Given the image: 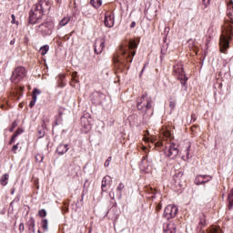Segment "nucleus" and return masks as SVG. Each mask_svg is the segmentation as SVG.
<instances>
[{"instance_id":"nucleus-61","label":"nucleus","mask_w":233,"mask_h":233,"mask_svg":"<svg viewBox=\"0 0 233 233\" xmlns=\"http://www.w3.org/2000/svg\"><path fill=\"white\" fill-rule=\"evenodd\" d=\"M96 97H99V95H96Z\"/></svg>"},{"instance_id":"nucleus-28","label":"nucleus","mask_w":233,"mask_h":233,"mask_svg":"<svg viewBox=\"0 0 233 233\" xmlns=\"http://www.w3.org/2000/svg\"><path fill=\"white\" fill-rule=\"evenodd\" d=\"M35 101H37V96L35 95L33 96V100L29 103L30 108H34L35 106Z\"/></svg>"},{"instance_id":"nucleus-24","label":"nucleus","mask_w":233,"mask_h":233,"mask_svg":"<svg viewBox=\"0 0 233 233\" xmlns=\"http://www.w3.org/2000/svg\"><path fill=\"white\" fill-rule=\"evenodd\" d=\"M90 3L95 8H99V6H101V5H103L102 0H91Z\"/></svg>"},{"instance_id":"nucleus-25","label":"nucleus","mask_w":233,"mask_h":233,"mask_svg":"<svg viewBox=\"0 0 233 233\" xmlns=\"http://www.w3.org/2000/svg\"><path fill=\"white\" fill-rule=\"evenodd\" d=\"M48 50H50V46H48V45H46L40 48V54L42 56H46V54L48 53Z\"/></svg>"},{"instance_id":"nucleus-55","label":"nucleus","mask_w":233,"mask_h":233,"mask_svg":"<svg viewBox=\"0 0 233 233\" xmlns=\"http://www.w3.org/2000/svg\"><path fill=\"white\" fill-rule=\"evenodd\" d=\"M1 109L5 110V106L4 105L1 106Z\"/></svg>"},{"instance_id":"nucleus-57","label":"nucleus","mask_w":233,"mask_h":233,"mask_svg":"<svg viewBox=\"0 0 233 233\" xmlns=\"http://www.w3.org/2000/svg\"><path fill=\"white\" fill-rule=\"evenodd\" d=\"M192 119H194V117H196V115H191Z\"/></svg>"},{"instance_id":"nucleus-34","label":"nucleus","mask_w":233,"mask_h":233,"mask_svg":"<svg viewBox=\"0 0 233 233\" xmlns=\"http://www.w3.org/2000/svg\"><path fill=\"white\" fill-rule=\"evenodd\" d=\"M110 161H112V157H109L106 160V162H105V164H104V167H110Z\"/></svg>"},{"instance_id":"nucleus-14","label":"nucleus","mask_w":233,"mask_h":233,"mask_svg":"<svg viewBox=\"0 0 233 233\" xmlns=\"http://www.w3.org/2000/svg\"><path fill=\"white\" fill-rule=\"evenodd\" d=\"M69 149L70 147H68V144H60L56 147V153L58 154V156H65V154H66Z\"/></svg>"},{"instance_id":"nucleus-51","label":"nucleus","mask_w":233,"mask_h":233,"mask_svg":"<svg viewBox=\"0 0 233 233\" xmlns=\"http://www.w3.org/2000/svg\"><path fill=\"white\" fill-rule=\"evenodd\" d=\"M182 176H183V173H182V172H179V173H178V177H182Z\"/></svg>"},{"instance_id":"nucleus-7","label":"nucleus","mask_w":233,"mask_h":233,"mask_svg":"<svg viewBox=\"0 0 233 233\" xmlns=\"http://www.w3.org/2000/svg\"><path fill=\"white\" fill-rule=\"evenodd\" d=\"M53 25L52 22H44L42 24H40L39 25H37V32H40V34H42V35H50L52 34V28H53Z\"/></svg>"},{"instance_id":"nucleus-38","label":"nucleus","mask_w":233,"mask_h":233,"mask_svg":"<svg viewBox=\"0 0 233 233\" xmlns=\"http://www.w3.org/2000/svg\"><path fill=\"white\" fill-rule=\"evenodd\" d=\"M38 137H45V130H43V129H42V130H39V131H38Z\"/></svg>"},{"instance_id":"nucleus-58","label":"nucleus","mask_w":233,"mask_h":233,"mask_svg":"<svg viewBox=\"0 0 233 233\" xmlns=\"http://www.w3.org/2000/svg\"><path fill=\"white\" fill-rule=\"evenodd\" d=\"M143 72H145V67H143L142 71H141V74H143Z\"/></svg>"},{"instance_id":"nucleus-26","label":"nucleus","mask_w":233,"mask_h":233,"mask_svg":"<svg viewBox=\"0 0 233 233\" xmlns=\"http://www.w3.org/2000/svg\"><path fill=\"white\" fill-rule=\"evenodd\" d=\"M41 227L43 230H48V220L46 218L42 220Z\"/></svg>"},{"instance_id":"nucleus-9","label":"nucleus","mask_w":233,"mask_h":233,"mask_svg":"<svg viewBox=\"0 0 233 233\" xmlns=\"http://www.w3.org/2000/svg\"><path fill=\"white\" fill-rule=\"evenodd\" d=\"M174 72L178 76V79H180L181 85L185 86V85H187V78L185 77V71L183 70V66H175Z\"/></svg>"},{"instance_id":"nucleus-11","label":"nucleus","mask_w":233,"mask_h":233,"mask_svg":"<svg viewBox=\"0 0 233 233\" xmlns=\"http://www.w3.org/2000/svg\"><path fill=\"white\" fill-rule=\"evenodd\" d=\"M140 169L144 172H150V170H152V163L148 162V156H146L142 158L140 163Z\"/></svg>"},{"instance_id":"nucleus-47","label":"nucleus","mask_w":233,"mask_h":233,"mask_svg":"<svg viewBox=\"0 0 233 233\" xmlns=\"http://www.w3.org/2000/svg\"><path fill=\"white\" fill-rule=\"evenodd\" d=\"M11 194H12V196H14V194H15V187H13V188L11 189Z\"/></svg>"},{"instance_id":"nucleus-1","label":"nucleus","mask_w":233,"mask_h":233,"mask_svg":"<svg viewBox=\"0 0 233 233\" xmlns=\"http://www.w3.org/2000/svg\"><path fill=\"white\" fill-rule=\"evenodd\" d=\"M46 10H50V5H48L46 0H40L37 4L33 5L29 12V24L37 25V23H41Z\"/></svg>"},{"instance_id":"nucleus-41","label":"nucleus","mask_w":233,"mask_h":233,"mask_svg":"<svg viewBox=\"0 0 233 233\" xmlns=\"http://www.w3.org/2000/svg\"><path fill=\"white\" fill-rule=\"evenodd\" d=\"M16 138H17V137H15V136L13 135V137H12L10 142H9V145H12V143H15V141Z\"/></svg>"},{"instance_id":"nucleus-29","label":"nucleus","mask_w":233,"mask_h":233,"mask_svg":"<svg viewBox=\"0 0 233 233\" xmlns=\"http://www.w3.org/2000/svg\"><path fill=\"white\" fill-rule=\"evenodd\" d=\"M190 147H188V148L186 150V156L187 157H182V159H184V161H187V159H190Z\"/></svg>"},{"instance_id":"nucleus-31","label":"nucleus","mask_w":233,"mask_h":233,"mask_svg":"<svg viewBox=\"0 0 233 233\" xmlns=\"http://www.w3.org/2000/svg\"><path fill=\"white\" fill-rule=\"evenodd\" d=\"M164 136H165V137H167L168 139H172V133H170V131H168V130L164 131Z\"/></svg>"},{"instance_id":"nucleus-50","label":"nucleus","mask_w":233,"mask_h":233,"mask_svg":"<svg viewBox=\"0 0 233 233\" xmlns=\"http://www.w3.org/2000/svg\"><path fill=\"white\" fill-rule=\"evenodd\" d=\"M58 86H60L61 88H63V86H65V84L59 83V84H58Z\"/></svg>"},{"instance_id":"nucleus-40","label":"nucleus","mask_w":233,"mask_h":233,"mask_svg":"<svg viewBox=\"0 0 233 233\" xmlns=\"http://www.w3.org/2000/svg\"><path fill=\"white\" fill-rule=\"evenodd\" d=\"M11 19H12L11 21L12 25H15V15H12Z\"/></svg>"},{"instance_id":"nucleus-8","label":"nucleus","mask_w":233,"mask_h":233,"mask_svg":"<svg viewBox=\"0 0 233 233\" xmlns=\"http://www.w3.org/2000/svg\"><path fill=\"white\" fill-rule=\"evenodd\" d=\"M177 154H179V149H177V146H176V144H171L165 149V155L167 157H170V159L177 157Z\"/></svg>"},{"instance_id":"nucleus-19","label":"nucleus","mask_w":233,"mask_h":233,"mask_svg":"<svg viewBox=\"0 0 233 233\" xmlns=\"http://www.w3.org/2000/svg\"><path fill=\"white\" fill-rule=\"evenodd\" d=\"M8 179H10V175L5 173L0 178V185L2 187H6L8 185Z\"/></svg>"},{"instance_id":"nucleus-13","label":"nucleus","mask_w":233,"mask_h":233,"mask_svg":"<svg viewBox=\"0 0 233 233\" xmlns=\"http://www.w3.org/2000/svg\"><path fill=\"white\" fill-rule=\"evenodd\" d=\"M105 25L107 28H112V26H114V14L113 13L106 14Z\"/></svg>"},{"instance_id":"nucleus-37","label":"nucleus","mask_w":233,"mask_h":233,"mask_svg":"<svg viewBox=\"0 0 233 233\" xmlns=\"http://www.w3.org/2000/svg\"><path fill=\"white\" fill-rule=\"evenodd\" d=\"M40 94H41V91L39 89H34L33 96H35L37 97V96H39Z\"/></svg>"},{"instance_id":"nucleus-60","label":"nucleus","mask_w":233,"mask_h":233,"mask_svg":"<svg viewBox=\"0 0 233 233\" xmlns=\"http://www.w3.org/2000/svg\"><path fill=\"white\" fill-rule=\"evenodd\" d=\"M38 233H41V230L38 229Z\"/></svg>"},{"instance_id":"nucleus-46","label":"nucleus","mask_w":233,"mask_h":233,"mask_svg":"<svg viewBox=\"0 0 233 233\" xmlns=\"http://www.w3.org/2000/svg\"><path fill=\"white\" fill-rule=\"evenodd\" d=\"M130 28H136V22H132V23H131Z\"/></svg>"},{"instance_id":"nucleus-18","label":"nucleus","mask_w":233,"mask_h":233,"mask_svg":"<svg viewBox=\"0 0 233 233\" xmlns=\"http://www.w3.org/2000/svg\"><path fill=\"white\" fill-rule=\"evenodd\" d=\"M27 226L29 228V232L35 233V220L34 219V218H30L27 222Z\"/></svg>"},{"instance_id":"nucleus-2","label":"nucleus","mask_w":233,"mask_h":233,"mask_svg":"<svg viewBox=\"0 0 233 233\" xmlns=\"http://www.w3.org/2000/svg\"><path fill=\"white\" fill-rule=\"evenodd\" d=\"M232 35H233V26L230 25V24H226L222 27V34L220 35V41H219L220 52H222V54H225V52H227V49L230 45V40L232 39Z\"/></svg>"},{"instance_id":"nucleus-33","label":"nucleus","mask_w":233,"mask_h":233,"mask_svg":"<svg viewBox=\"0 0 233 233\" xmlns=\"http://www.w3.org/2000/svg\"><path fill=\"white\" fill-rule=\"evenodd\" d=\"M169 108L171 110H174L176 108V101L170 100V102H169Z\"/></svg>"},{"instance_id":"nucleus-20","label":"nucleus","mask_w":233,"mask_h":233,"mask_svg":"<svg viewBox=\"0 0 233 233\" xmlns=\"http://www.w3.org/2000/svg\"><path fill=\"white\" fill-rule=\"evenodd\" d=\"M125 188V184H123L122 182L117 186L116 187V198H118V199H121V198H123V189Z\"/></svg>"},{"instance_id":"nucleus-23","label":"nucleus","mask_w":233,"mask_h":233,"mask_svg":"<svg viewBox=\"0 0 233 233\" xmlns=\"http://www.w3.org/2000/svg\"><path fill=\"white\" fill-rule=\"evenodd\" d=\"M228 209L232 210V208H233V188H232L231 192L228 194Z\"/></svg>"},{"instance_id":"nucleus-56","label":"nucleus","mask_w":233,"mask_h":233,"mask_svg":"<svg viewBox=\"0 0 233 233\" xmlns=\"http://www.w3.org/2000/svg\"><path fill=\"white\" fill-rule=\"evenodd\" d=\"M110 198H111L112 199H114V198H115L114 194H113V196H112V194H110Z\"/></svg>"},{"instance_id":"nucleus-54","label":"nucleus","mask_w":233,"mask_h":233,"mask_svg":"<svg viewBox=\"0 0 233 233\" xmlns=\"http://www.w3.org/2000/svg\"><path fill=\"white\" fill-rule=\"evenodd\" d=\"M14 43H15V41L12 40V41L10 42V45H14Z\"/></svg>"},{"instance_id":"nucleus-48","label":"nucleus","mask_w":233,"mask_h":233,"mask_svg":"<svg viewBox=\"0 0 233 233\" xmlns=\"http://www.w3.org/2000/svg\"><path fill=\"white\" fill-rule=\"evenodd\" d=\"M15 127H17V124H15V123H13V128H11V132L14 130V128H15Z\"/></svg>"},{"instance_id":"nucleus-59","label":"nucleus","mask_w":233,"mask_h":233,"mask_svg":"<svg viewBox=\"0 0 233 233\" xmlns=\"http://www.w3.org/2000/svg\"><path fill=\"white\" fill-rule=\"evenodd\" d=\"M56 3H61V0H56Z\"/></svg>"},{"instance_id":"nucleus-10","label":"nucleus","mask_w":233,"mask_h":233,"mask_svg":"<svg viewBox=\"0 0 233 233\" xmlns=\"http://www.w3.org/2000/svg\"><path fill=\"white\" fill-rule=\"evenodd\" d=\"M208 181H212V176L210 175H198L195 178L197 185H205V183H208Z\"/></svg>"},{"instance_id":"nucleus-43","label":"nucleus","mask_w":233,"mask_h":233,"mask_svg":"<svg viewBox=\"0 0 233 233\" xmlns=\"http://www.w3.org/2000/svg\"><path fill=\"white\" fill-rule=\"evenodd\" d=\"M203 3L205 6H208V5L210 4V0H203Z\"/></svg>"},{"instance_id":"nucleus-21","label":"nucleus","mask_w":233,"mask_h":233,"mask_svg":"<svg viewBox=\"0 0 233 233\" xmlns=\"http://www.w3.org/2000/svg\"><path fill=\"white\" fill-rule=\"evenodd\" d=\"M208 233H223V230L219 226H213L209 228Z\"/></svg>"},{"instance_id":"nucleus-53","label":"nucleus","mask_w":233,"mask_h":233,"mask_svg":"<svg viewBox=\"0 0 233 233\" xmlns=\"http://www.w3.org/2000/svg\"><path fill=\"white\" fill-rule=\"evenodd\" d=\"M169 28L168 27H166L165 28V32H168Z\"/></svg>"},{"instance_id":"nucleus-3","label":"nucleus","mask_w":233,"mask_h":233,"mask_svg":"<svg viewBox=\"0 0 233 233\" xmlns=\"http://www.w3.org/2000/svg\"><path fill=\"white\" fill-rule=\"evenodd\" d=\"M154 106V100L151 96H148L147 93L143 94L140 98L137 99V108L140 110L144 116H147V113Z\"/></svg>"},{"instance_id":"nucleus-16","label":"nucleus","mask_w":233,"mask_h":233,"mask_svg":"<svg viewBox=\"0 0 233 233\" xmlns=\"http://www.w3.org/2000/svg\"><path fill=\"white\" fill-rule=\"evenodd\" d=\"M164 233H176V224L170 222L164 228Z\"/></svg>"},{"instance_id":"nucleus-17","label":"nucleus","mask_w":233,"mask_h":233,"mask_svg":"<svg viewBox=\"0 0 233 233\" xmlns=\"http://www.w3.org/2000/svg\"><path fill=\"white\" fill-rule=\"evenodd\" d=\"M70 19H72V17L68 15L62 18L57 25V30H59L60 28H63V26H66L67 23H70Z\"/></svg>"},{"instance_id":"nucleus-6","label":"nucleus","mask_w":233,"mask_h":233,"mask_svg":"<svg viewBox=\"0 0 233 233\" xmlns=\"http://www.w3.org/2000/svg\"><path fill=\"white\" fill-rule=\"evenodd\" d=\"M177 212H179V209L175 205H167L165 209L164 213L162 215V218L164 219H167V221L170 219H174L177 216Z\"/></svg>"},{"instance_id":"nucleus-22","label":"nucleus","mask_w":233,"mask_h":233,"mask_svg":"<svg viewBox=\"0 0 233 233\" xmlns=\"http://www.w3.org/2000/svg\"><path fill=\"white\" fill-rule=\"evenodd\" d=\"M62 121H63V112L61 111V109H59L58 116L55 121V126L57 127V125H61Z\"/></svg>"},{"instance_id":"nucleus-62","label":"nucleus","mask_w":233,"mask_h":233,"mask_svg":"<svg viewBox=\"0 0 233 233\" xmlns=\"http://www.w3.org/2000/svg\"><path fill=\"white\" fill-rule=\"evenodd\" d=\"M88 233H92V232L89 231Z\"/></svg>"},{"instance_id":"nucleus-35","label":"nucleus","mask_w":233,"mask_h":233,"mask_svg":"<svg viewBox=\"0 0 233 233\" xmlns=\"http://www.w3.org/2000/svg\"><path fill=\"white\" fill-rule=\"evenodd\" d=\"M21 134H23V129L18 128L13 136H15V137H17V136Z\"/></svg>"},{"instance_id":"nucleus-44","label":"nucleus","mask_w":233,"mask_h":233,"mask_svg":"<svg viewBox=\"0 0 233 233\" xmlns=\"http://www.w3.org/2000/svg\"><path fill=\"white\" fill-rule=\"evenodd\" d=\"M19 229H20V230H25V224L21 223V224L19 225Z\"/></svg>"},{"instance_id":"nucleus-32","label":"nucleus","mask_w":233,"mask_h":233,"mask_svg":"<svg viewBox=\"0 0 233 233\" xmlns=\"http://www.w3.org/2000/svg\"><path fill=\"white\" fill-rule=\"evenodd\" d=\"M149 194H152V196L150 197L151 199H156V194H157V193L155 191V189L150 188Z\"/></svg>"},{"instance_id":"nucleus-15","label":"nucleus","mask_w":233,"mask_h":233,"mask_svg":"<svg viewBox=\"0 0 233 233\" xmlns=\"http://www.w3.org/2000/svg\"><path fill=\"white\" fill-rule=\"evenodd\" d=\"M112 183V177L110 176H106L102 179V192H106V187Z\"/></svg>"},{"instance_id":"nucleus-52","label":"nucleus","mask_w":233,"mask_h":233,"mask_svg":"<svg viewBox=\"0 0 233 233\" xmlns=\"http://www.w3.org/2000/svg\"><path fill=\"white\" fill-rule=\"evenodd\" d=\"M158 210H161V205H158L157 208Z\"/></svg>"},{"instance_id":"nucleus-49","label":"nucleus","mask_w":233,"mask_h":233,"mask_svg":"<svg viewBox=\"0 0 233 233\" xmlns=\"http://www.w3.org/2000/svg\"><path fill=\"white\" fill-rule=\"evenodd\" d=\"M59 79H60V81H63V79H65V76L60 75V76H59Z\"/></svg>"},{"instance_id":"nucleus-45","label":"nucleus","mask_w":233,"mask_h":233,"mask_svg":"<svg viewBox=\"0 0 233 233\" xmlns=\"http://www.w3.org/2000/svg\"><path fill=\"white\" fill-rule=\"evenodd\" d=\"M199 225H202V226L205 225V218H201V219H200Z\"/></svg>"},{"instance_id":"nucleus-39","label":"nucleus","mask_w":233,"mask_h":233,"mask_svg":"<svg viewBox=\"0 0 233 233\" xmlns=\"http://www.w3.org/2000/svg\"><path fill=\"white\" fill-rule=\"evenodd\" d=\"M20 198L16 197L10 204V206L12 207V205H14V203H19Z\"/></svg>"},{"instance_id":"nucleus-5","label":"nucleus","mask_w":233,"mask_h":233,"mask_svg":"<svg viewBox=\"0 0 233 233\" xmlns=\"http://www.w3.org/2000/svg\"><path fill=\"white\" fill-rule=\"evenodd\" d=\"M26 76V69L24 66H18L16 67L11 76L12 83H19L20 81H23L25 77Z\"/></svg>"},{"instance_id":"nucleus-12","label":"nucleus","mask_w":233,"mask_h":233,"mask_svg":"<svg viewBox=\"0 0 233 233\" xmlns=\"http://www.w3.org/2000/svg\"><path fill=\"white\" fill-rule=\"evenodd\" d=\"M104 48H105V39L103 38L96 39L94 45L95 54H97V55L101 54Z\"/></svg>"},{"instance_id":"nucleus-27","label":"nucleus","mask_w":233,"mask_h":233,"mask_svg":"<svg viewBox=\"0 0 233 233\" xmlns=\"http://www.w3.org/2000/svg\"><path fill=\"white\" fill-rule=\"evenodd\" d=\"M35 159L36 163H43V159H45V156H43L41 154H37V155H35Z\"/></svg>"},{"instance_id":"nucleus-30","label":"nucleus","mask_w":233,"mask_h":233,"mask_svg":"<svg viewBox=\"0 0 233 233\" xmlns=\"http://www.w3.org/2000/svg\"><path fill=\"white\" fill-rule=\"evenodd\" d=\"M38 216H39L40 218H46V210H45V209H40V210L38 211Z\"/></svg>"},{"instance_id":"nucleus-36","label":"nucleus","mask_w":233,"mask_h":233,"mask_svg":"<svg viewBox=\"0 0 233 233\" xmlns=\"http://www.w3.org/2000/svg\"><path fill=\"white\" fill-rule=\"evenodd\" d=\"M115 63H119L120 65H123V66H127V63L125 61H120L119 58L115 59Z\"/></svg>"},{"instance_id":"nucleus-4","label":"nucleus","mask_w":233,"mask_h":233,"mask_svg":"<svg viewBox=\"0 0 233 233\" xmlns=\"http://www.w3.org/2000/svg\"><path fill=\"white\" fill-rule=\"evenodd\" d=\"M136 48H137V43L136 40H130L127 45V50L121 48L122 56L127 63H132L134 56H136Z\"/></svg>"},{"instance_id":"nucleus-42","label":"nucleus","mask_w":233,"mask_h":233,"mask_svg":"<svg viewBox=\"0 0 233 233\" xmlns=\"http://www.w3.org/2000/svg\"><path fill=\"white\" fill-rule=\"evenodd\" d=\"M17 148H18V146H17V144H16V145H15V146H13L12 151L15 154V151L17 150Z\"/></svg>"}]
</instances>
